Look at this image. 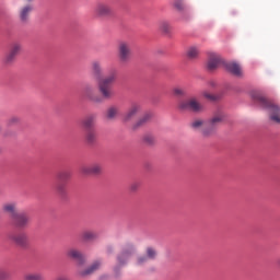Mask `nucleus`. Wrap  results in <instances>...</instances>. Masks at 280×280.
Masks as SVG:
<instances>
[{
  "mask_svg": "<svg viewBox=\"0 0 280 280\" xmlns=\"http://www.w3.org/2000/svg\"><path fill=\"white\" fill-rule=\"evenodd\" d=\"M253 100L259 104L262 108L269 110V117L271 121L275 124H280V107L275 105L272 102L268 101L264 95L259 94V92H255L252 94Z\"/></svg>",
  "mask_w": 280,
  "mask_h": 280,
  "instance_id": "nucleus-1",
  "label": "nucleus"
},
{
  "mask_svg": "<svg viewBox=\"0 0 280 280\" xmlns=\"http://www.w3.org/2000/svg\"><path fill=\"white\" fill-rule=\"evenodd\" d=\"M117 80V70H110L108 75L98 81V91L104 100L113 97V83Z\"/></svg>",
  "mask_w": 280,
  "mask_h": 280,
  "instance_id": "nucleus-2",
  "label": "nucleus"
},
{
  "mask_svg": "<svg viewBox=\"0 0 280 280\" xmlns=\"http://www.w3.org/2000/svg\"><path fill=\"white\" fill-rule=\"evenodd\" d=\"M224 121V114L222 112L215 113L206 124V127L201 130L203 137H211L215 135L218 126Z\"/></svg>",
  "mask_w": 280,
  "mask_h": 280,
  "instance_id": "nucleus-3",
  "label": "nucleus"
},
{
  "mask_svg": "<svg viewBox=\"0 0 280 280\" xmlns=\"http://www.w3.org/2000/svg\"><path fill=\"white\" fill-rule=\"evenodd\" d=\"M179 110H190V113H202L205 110V105L195 96L182 100L177 104Z\"/></svg>",
  "mask_w": 280,
  "mask_h": 280,
  "instance_id": "nucleus-4",
  "label": "nucleus"
},
{
  "mask_svg": "<svg viewBox=\"0 0 280 280\" xmlns=\"http://www.w3.org/2000/svg\"><path fill=\"white\" fill-rule=\"evenodd\" d=\"M82 96L84 100L89 102H93V104H102L104 102V97L97 93L95 86L91 84H86L82 90Z\"/></svg>",
  "mask_w": 280,
  "mask_h": 280,
  "instance_id": "nucleus-5",
  "label": "nucleus"
},
{
  "mask_svg": "<svg viewBox=\"0 0 280 280\" xmlns=\"http://www.w3.org/2000/svg\"><path fill=\"white\" fill-rule=\"evenodd\" d=\"M22 49H23V45H21V43L14 42L13 44H11L4 57L5 65H12V62L16 60V56L21 54Z\"/></svg>",
  "mask_w": 280,
  "mask_h": 280,
  "instance_id": "nucleus-6",
  "label": "nucleus"
},
{
  "mask_svg": "<svg viewBox=\"0 0 280 280\" xmlns=\"http://www.w3.org/2000/svg\"><path fill=\"white\" fill-rule=\"evenodd\" d=\"M132 56V49L127 42H120L118 44V59L120 62H128Z\"/></svg>",
  "mask_w": 280,
  "mask_h": 280,
  "instance_id": "nucleus-7",
  "label": "nucleus"
},
{
  "mask_svg": "<svg viewBox=\"0 0 280 280\" xmlns=\"http://www.w3.org/2000/svg\"><path fill=\"white\" fill-rule=\"evenodd\" d=\"M10 240L20 248H30V236H27V233L25 232L12 234Z\"/></svg>",
  "mask_w": 280,
  "mask_h": 280,
  "instance_id": "nucleus-8",
  "label": "nucleus"
},
{
  "mask_svg": "<svg viewBox=\"0 0 280 280\" xmlns=\"http://www.w3.org/2000/svg\"><path fill=\"white\" fill-rule=\"evenodd\" d=\"M11 220L18 229H25L30 224L31 218L30 214L25 212H18Z\"/></svg>",
  "mask_w": 280,
  "mask_h": 280,
  "instance_id": "nucleus-9",
  "label": "nucleus"
},
{
  "mask_svg": "<svg viewBox=\"0 0 280 280\" xmlns=\"http://www.w3.org/2000/svg\"><path fill=\"white\" fill-rule=\"evenodd\" d=\"M104 172V167L100 163H94L90 166H83L81 173L85 176H100Z\"/></svg>",
  "mask_w": 280,
  "mask_h": 280,
  "instance_id": "nucleus-10",
  "label": "nucleus"
},
{
  "mask_svg": "<svg viewBox=\"0 0 280 280\" xmlns=\"http://www.w3.org/2000/svg\"><path fill=\"white\" fill-rule=\"evenodd\" d=\"M96 16H113V8L104 2H98L94 9Z\"/></svg>",
  "mask_w": 280,
  "mask_h": 280,
  "instance_id": "nucleus-11",
  "label": "nucleus"
},
{
  "mask_svg": "<svg viewBox=\"0 0 280 280\" xmlns=\"http://www.w3.org/2000/svg\"><path fill=\"white\" fill-rule=\"evenodd\" d=\"M141 110V105L133 103L122 116L124 121H130L137 117V114Z\"/></svg>",
  "mask_w": 280,
  "mask_h": 280,
  "instance_id": "nucleus-12",
  "label": "nucleus"
},
{
  "mask_svg": "<svg viewBox=\"0 0 280 280\" xmlns=\"http://www.w3.org/2000/svg\"><path fill=\"white\" fill-rule=\"evenodd\" d=\"M67 257H69V259H74V261H78L79 266H82V264H84V261H86L84 254H82V252H80L77 248L69 249L67 252Z\"/></svg>",
  "mask_w": 280,
  "mask_h": 280,
  "instance_id": "nucleus-13",
  "label": "nucleus"
},
{
  "mask_svg": "<svg viewBox=\"0 0 280 280\" xmlns=\"http://www.w3.org/2000/svg\"><path fill=\"white\" fill-rule=\"evenodd\" d=\"M95 121H97V116L94 114H91L89 116H86L85 118H83V120L81 121L84 130H95Z\"/></svg>",
  "mask_w": 280,
  "mask_h": 280,
  "instance_id": "nucleus-14",
  "label": "nucleus"
},
{
  "mask_svg": "<svg viewBox=\"0 0 280 280\" xmlns=\"http://www.w3.org/2000/svg\"><path fill=\"white\" fill-rule=\"evenodd\" d=\"M32 10H34V7H32V4H26L20 9L19 16L22 23H27V21L30 20V14H32Z\"/></svg>",
  "mask_w": 280,
  "mask_h": 280,
  "instance_id": "nucleus-15",
  "label": "nucleus"
},
{
  "mask_svg": "<svg viewBox=\"0 0 280 280\" xmlns=\"http://www.w3.org/2000/svg\"><path fill=\"white\" fill-rule=\"evenodd\" d=\"M226 70L232 73V75H235L236 78H242L244 75V72H242V67H240L236 62H229L225 65Z\"/></svg>",
  "mask_w": 280,
  "mask_h": 280,
  "instance_id": "nucleus-16",
  "label": "nucleus"
},
{
  "mask_svg": "<svg viewBox=\"0 0 280 280\" xmlns=\"http://www.w3.org/2000/svg\"><path fill=\"white\" fill-rule=\"evenodd\" d=\"M105 117L108 121H115L119 117V106H109L105 112Z\"/></svg>",
  "mask_w": 280,
  "mask_h": 280,
  "instance_id": "nucleus-17",
  "label": "nucleus"
},
{
  "mask_svg": "<svg viewBox=\"0 0 280 280\" xmlns=\"http://www.w3.org/2000/svg\"><path fill=\"white\" fill-rule=\"evenodd\" d=\"M101 266H102V261L96 260L88 269L79 270V276L89 277L90 275H93V272H95L96 270H100Z\"/></svg>",
  "mask_w": 280,
  "mask_h": 280,
  "instance_id": "nucleus-18",
  "label": "nucleus"
},
{
  "mask_svg": "<svg viewBox=\"0 0 280 280\" xmlns=\"http://www.w3.org/2000/svg\"><path fill=\"white\" fill-rule=\"evenodd\" d=\"M222 63V60L220 59V56L215 54H211L208 59V69L210 71H213L214 69H218L219 65Z\"/></svg>",
  "mask_w": 280,
  "mask_h": 280,
  "instance_id": "nucleus-19",
  "label": "nucleus"
},
{
  "mask_svg": "<svg viewBox=\"0 0 280 280\" xmlns=\"http://www.w3.org/2000/svg\"><path fill=\"white\" fill-rule=\"evenodd\" d=\"M150 119H152V113H145L132 125V130H138V128H141V126H145Z\"/></svg>",
  "mask_w": 280,
  "mask_h": 280,
  "instance_id": "nucleus-20",
  "label": "nucleus"
},
{
  "mask_svg": "<svg viewBox=\"0 0 280 280\" xmlns=\"http://www.w3.org/2000/svg\"><path fill=\"white\" fill-rule=\"evenodd\" d=\"M135 253V247H129L128 249H125L121 255L118 256V264L119 266H124L126 264V260L129 257H132Z\"/></svg>",
  "mask_w": 280,
  "mask_h": 280,
  "instance_id": "nucleus-21",
  "label": "nucleus"
},
{
  "mask_svg": "<svg viewBox=\"0 0 280 280\" xmlns=\"http://www.w3.org/2000/svg\"><path fill=\"white\" fill-rule=\"evenodd\" d=\"M81 237L83 242H95V240L100 237V234H97L95 231L86 230L82 232Z\"/></svg>",
  "mask_w": 280,
  "mask_h": 280,
  "instance_id": "nucleus-22",
  "label": "nucleus"
},
{
  "mask_svg": "<svg viewBox=\"0 0 280 280\" xmlns=\"http://www.w3.org/2000/svg\"><path fill=\"white\" fill-rule=\"evenodd\" d=\"M154 257H156V250H154V248L149 247L147 248V256H141L138 258V264L139 266H141V264H145V261H148V259H154Z\"/></svg>",
  "mask_w": 280,
  "mask_h": 280,
  "instance_id": "nucleus-23",
  "label": "nucleus"
},
{
  "mask_svg": "<svg viewBox=\"0 0 280 280\" xmlns=\"http://www.w3.org/2000/svg\"><path fill=\"white\" fill-rule=\"evenodd\" d=\"M186 56L188 60H196L200 56V48L198 46H190L186 51Z\"/></svg>",
  "mask_w": 280,
  "mask_h": 280,
  "instance_id": "nucleus-24",
  "label": "nucleus"
},
{
  "mask_svg": "<svg viewBox=\"0 0 280 280\" xmlns=\"http://www.w3.org/2000/svg\"><path fill=\"white\" fill-rule=\"evenodd\" d=\"M4 213H9L11 220L19 213L16 212V203L11 202V203H5L2 207Z\"/></svg>",
  "mask_w": 280,
  "mask_h": 280,
  "instance_id": "nucleus-25",
  "label": "nucleus"
},
{
  "mask_svg": "<svg viewBox=\"0 0 280 280\" xmlns=\"http://www.w3.org/2000/svg\"><path fill=\"white\" fill-rule=\"evenodd\" d=\"M85 141L90 144L97 141V132L95 131V129L85 130Z\"/></svg>",
  "mask_w": 280,
  "mask_h": 280,
  "instance_id": "nucleus-26",
  "label": "nucleus"
},
{
  "mask_svg": "<svg viewBox=\"0 0 280 280\" xmlns=\"http://www.w3.org/2000/svg\"><path fill=\"white\" fill-rule=\"evenodd\" d=\"M92 73L93 75H95V78H100L102 73H104V70L102 69V62L100 61L92 62Z\"/></svg>",
  "mask_w": 280,
  "mask_h": 280,
  "instance_id": "nucleus-27",
  "label": "nucleus"
},
{
  "mask_svg": "<svg viewBox=\"0 0 280 280\" xmlns=\"http://www.w3.org/2000/svg\"><path fill=\"white\" fill-rule=\"evenodd\" d=\"M57 178L59 183H69V180L71 179V172L61 171L58 173Z\"/></svg>",
  "mask_w": 280,
  "mask_h": 280,
  "instance_id": "nucleus-28",
  "label": "nucleus"
},
{
  "mask_svg": "<svg viewBox=\"0 0 280 280\" xmlns=\"http://www.w3.org/2000/svg\"><path fill=\"white\" fill-rule=\"evenodd\" d=\"M190 127L192 128V130H205V128H207V125H205V120L202 119H196L190 124Z\"/></svg>",
  "mask_w": 280,
  "mask_h": 280,
  "instance_id": "nucleus-29",
  "label": "nucleus"
},
{
  "mask_svg": "<svg viewBox=\"0 0 280 280\" xmlns=\"http://www.w3.org/2000/svg\"><path fill=\"white\" fill-rule=\"evenodd\" d=\"M173 95L175 97H187V90L185 88L176 86L173 89Z\"/></svg>",
  "mask_w": 280,
  "mask_h": 280,
  "instance_id": "nucleus-30",
  "label": "nucleus"
},
{
  "mask_svg": "<svg viewBox=\"0 0 280 280\" xmlns=\"http://www.w3.org/2000/svg\"><path fill=\"white\" fill-rule=\"evenodd\" d=\"M201 95L206 98V100H209V102H218V100H220V94H212V93H209L208 91H203L201 93Z\"/></svg>",
  "mask_w": 280,
  "mask_h": 280,
  "instance_id": "nucleus-31",
  "label": "nucleus"
},
{
  "mask_svg": "<svg viewBox=\"0 0 280 280\" xmlns=\"http://www.w3.org/2000/svg\"><path fill=\"white\" fill-rule=\"evenodd\" d=\"M142 141H143V143H145V145H154V143L156 142V139L154 138V136L152 133H145L142 137Z\"/></svg>",
  "mask_w": 280,
  "mask_h": 280,
  "instance_id": "nucleus-32",
  "label": "nucleus"
},
{
  "mask_svg": "<svg viewBox=\"0 0 280 280\" xmlns=\"http://www.w3.org/2000/svg\"><path fill=\"white\" fill-rule=\"evenodd\" d=\"M160 32H163L164 34H170V30H172V26L170 25V22L162 21L159 24Z\"/></svg>",
  "mask_w": 280,
  "mask_h": 280,
  "instance_id": "nucleus-33",
  "label": "nucleus"
},
{
  "mask_svg": "<svg viewBox=\"0 0 280 280\" xmlns=\"http://www.w3.org/2000/svg\"><path fill=\"white\" fill-rule=\"evenodd\" d=\"M57 191H58V194H61V196H63V194H67V183L66 182H58Z\"/></svg>",
  "mask_w": 280,
  "mask_h": 280,
  "instance_id": "nucleus-34",
  "label": "nucleus"
},
{
  "mask_svg": "<svg viewBox=\"0 0 280 280\" xmlns=\"http://www.w3.org/2000/svg\"><path fill=\"white\" fill-rule=\"evenodd\" d=\"M25 280H44L40 273H28L24 277Z\"/></svg>",
  "mask_w": 280,
  "mask_h": 280,
  "instance_id": "nucleus-35",
  "label": "nucleus"
},
{
  "mask_svg": "<svg viewBox=\"0 0 280 280\" xmlns=\"http://www.w3.org/2000/svg\"><path fill=\"white\" fill-rule=\"evenodd\" d=\"M174 7L176 10H178V12L185 11V2H183V0H175Z\"/></svg>",
  "mask_w": 280,
  "mask_h": 280,
  "instance_id": "nucleus-36",
  "label": "nucleus"
},
{
  "mask_svg": "<svg viewBox=\"0 0 280 280\" xmlns=\"http://www.w3.org/2000/svg\"><path fill=\"white\" fill-rule=\"evenodd\" d=\"M19 121H21V119H19V117H16V116H13L8 119L7 126H16V124H19Z\"/></svg>",
  "mask_w": 280,
  "mask_h": 280,
  "instance_id": "nucleus-37",
  "label": "nucleus"
},
{
  "mask_svg": "<svg viewBox=\"0 0 280 280\" xmlns=\"http://www.w3.org/2000/svg\"><path fill=\"white\" fill-rule=\"evenodd\" d=\"M10 277V273L7 270L0 269V280H5Z\"/></svg>",
  "mask_w": 280,
  "mask_h": 280,
  "instance_id": "nucleus-38",
  "label": "nucleus"
},
{
  "mask_svg": "<svg viewBox=\"0 0 280 280\" xmlns=\"http://www.w3.org/2000/svg\"><path fill=\"white\" fill-rule=\"evenodd\" d=\"M139 189V183L135 182L130 185V190L131 191H137Z\"/></svg>",
  "mask_w": 280,
  "mask_h": 280,
  "instance_id": "nucleus-39",
  "label": "nucleus"
},
{
  "mask_svg": "<svg viewBox=\"0 0 280 280\" xmlns=\"http://www.w3.org/2000/svg\"><path fill=\"white\" fill-rule=\"evenodd\" d=\"M56 280H69V278H67L65 276H59Z\"/></svg>",
  "mask_w": 280,
  "mask_h": 280,
  "instance_id": "nucleus-40",
  "label": "nucleus"
},
{
  "mask_svg": "<svg viewBox=\"0 0 280 280\" xmlns=\"http://www.w3.org/2000/svg\"><path fill=\"white\" fill-rule=\"evenodd\" d=\"M27 1H33V0H27Z\"/></svg>",
  "mask_w": 280,
  "mask_h": 280,
  "instance_id": "nucleus-41",
  "label": "nucleus"
},
{
  "mask_svg": "<svg viewBox=\"0 0 280 280\" xmlns=\"http://www.w3.org/2000/svg\"><path fill=\"white\" fill-rule=\"evenodd\" d=\"M0 132H1V127H0Z\"/></svg>",
  "mask_w": 280,
  "mask_h": 280,
  "instance_id": "nucleus-42",
  "label": "nucleus"
}]
</instances>
